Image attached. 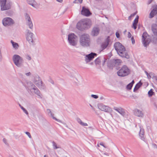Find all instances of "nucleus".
<instances>
[{"mask_svg":"<svg viewBox=\"0 0 157 157\" xmlns=\"http://www.w3.org/2000/svg\"><path fill=\"white\" fill-rule=\"evenodd\" d=\"M2 57L1 55V50H0V62H1L2 60Z\"/></svg>","mask_w":157,"mask_h":157,"instance_id":"6e6d98bb","label":"nucleus"},{"mask_svg":"<svg viewBox=\"0 0 157 157\" xmlns=\"http://www.w3.org/2000/svg\"><path fill=\"white\" fill-rule=\"evenodd\" d=\"M77 0H75L73 2V3H77L78 2H77Z\"/></svg>","mask_w":157,"mask_h":157,"instance_id":"338daca9","label":"nucleus"},{"mask_svg":"<svg viewBox=\"0 0 157 157\" xmlns=\"http://www.w3.org/2000/svg\"><path fill=\"white\" fill-rule=\"evenodd\" d=\"M121 108V107H120V108H118L115 107L114 108V109L116 111L118 112V113H119V111L120 110Z\"/></svg>","mask_w":157,"mask_h":157,"instance_id":"c03bdc74","label":"nucleus"},{"mask_svg":"<svg viewBox=\"0 0 157 157\" xmlns=\"http://www.w3.org/2000/svg\"><path fill=\"white\" fill-rule=\"evenodd\" d=\"M25 133L28 136H29V138H32L31 135L29 132H25Z\"/></svg>","mask_w":157,"mask_h":157,"instance_id":"a18cd8bd","label":"nucleus"},{"mask_svg":"<svg viewBox=\"0 0 157 157\" xmlns=\"http://www.w3.org/2000/svg\"><path fill=\"white\" fill-rule=\"evenodd\" d=\"M122 63V60L120 59H112L109 60L107 62V66L109 68L111 69H113L114 67L118 70L120 68V66Z\"/></svg>","mask_w":157,"mask_h":157,"instance_id":"20e7f679","label":"nucleus"},{"mask_svg":"<svg viewBox=\"0 0 157 157\" xmlns=\"http://www.w3.org/2000/svg\"><path fill=\"white\" fill-rule=\"evenodd\" d=\"M134 82V80H133L127 86L126 88L128 90H131Z\"/></svg>","mask_w":157,"mask_h":157,"instance_id":"a878e982","label":"nucleus"},{"mask_svg":"<svg viewBox=\"0 0 157 157\" xmlns=\"http://www.w3.org/2000/svg\"><path fill=\"white\" fill-rule=\"evenodd\" d=\"M27 34L26 38L27 40L30 44H33V34L29 30H26Z\"/></svg>","mask_w":157,"mask_h":157,"instance_id":"9d476101","label":"nucleus"},{"mask_svg":"<svg viewBox=\"0 0 157 157\" xmlns=\"http://www.w3.org/2000/svg\"><path fill=\"white\" fill-rule=\"evenodd\" d=\"M12 59L14 64L18 67L24 68L26 67L25 65H28L27 63L24 62L22 58L18 55H14Z\"/></svg>","mask_w":157,"mask_h":157,"instance_id":"f03ea898","label":"nucleus"},{"mask_svg":"<svg viewBox=\"0 0 157 157\" xmlns=\"http://www.w3.org/2000/svg\"><path fill=\"white\" fill-rule=\"evenodd\" d=\"M152 1L153 0H149L148 2V4H150L152 2Z\"/></svg>","mask_w":157,"mask_h":157,"instance_id":"bf43d9fd","label":"nucleus"},{"mask_svg":"<svg viewBox=\"0 0 157 157\" xmlns=\"http://www.w3.org/2000/svg\"><path fill=\"white\" fill-rule=\"evenodd\" d=\"M151 30L155 36H157V25L155 24H153L151 26Z\"/></svg>","mask_w":157,"mask_h":157,"instance_id":"6ab92c4d","label":"nucleus"},{"mask_svg":"<svg viewBox=\"0 0 157 157\" xmlns=\"http://www.w3.org/2000/svg\"><path fill=\"white\" fill-rule=\"evenodd\" d=\"M116 37L117 38H119L120 37V34L118 32H117L116 33Z\"/></svg>","mask_w":157,"mask_h":157,"instance_id":"8fccbe9b","label":"nucleus"},{"mask_svg":"<svg viewBox=\"0 0 157 157\" xmlns=\"http://www.w3.org/2000/svg\"><path fill=\"white\" fill-rule=\"evenodd\" d=\"M52 144H53V148H54V149H57L59 148V147H58L57 146L55 142L53 141Z\"/></svg>","mask_w":157,"mask_h":157,"instance_id":"c9c22d12","label":"nucleus"},{"mask_svg":"<svg viewBox=\"0 0 157 157\" xmlns=\"http://www.w3.org/2000/svg\"><path fill=\"white\" fill-rule=\"evenodd\" d=\"M56 1L59 2H62L63 0H56Z\"/></svg>","mask_w":157,"mask_h":157,"instance_id":"0e129e2a","label":"nucleus"},{"mask_svg":"<svg viewBox=\"0 0 157 157\" xmlns=\"http://www.w3.org/2000/svg\"><path fill=\"white\" fill-rule=\"evenodd\" d=\"M91 97L95 99H97L98 98V96L94 94H92Z\"/></svg>","mask_w":157,"mask_h":157,"instance_id":"37998d69","label":"nucleus"},{"mask_svg":"<svg viewBox=\"0 0 157 157\" xmlns=\"http://www.w3.org/2000/svg\"><path fill=\"white\" fill-rule=\"evenodd\" d=\"M76 36L74 33H71L68 35V40L70 44L72 46H75L77 43L75 40Z\"/></svg>","mask_w":157,"mask_h":157,"instance_id":"1a4fd4ad","label":"nucleus"},{"mask_svg":"<svg viewBox=\"0 0 157 157\" xmlns=\"http://www.w3.org/2000/svg\"><path fill=\"white\" fill-rule=\"evenodd\" d=\"M3 25L5 26H11L14 24V22L12 19L9 17L4 18L2 21Z\"/></svg>","mask_w":157,"mask_h":157,"instance_id":"6e6552de","label":"nucleus"},{"mask_svg":"<svg viewBox=\"0 0 157 157\" xmlns=\"http://www.w3.org/2000/svg\"><path fill=\"white\" fill-rule=\"evenodd\" d=\"M98 108L101 110L106 112L111 113L112 111L111 108L102 104H100Z\"/></svg>","mask_w":157,"mask_h":157,"instance_id":"f8f14e48","label":"nucleus"},{"mask_svg":"<svg viewBox=\"0 0 157 157\" xmlns=\"http://www.w3.org/2000/svg\"><path fill=\"white\" fill-rule=\"evenodd\" d=\"M99 31L100 29L98 27H94L92 31L91 35L93 36H97L98 34Z\"/></svg>","mask_w":157,"mask_h":157,"instance_id":"a211bd4d","label":"nucleus"},{"mask_svg":"<svg viewBox=\"0 0 157 157\" xmlns=\"http://www.w3.org/2000/svg\"><path fill=\"white\" fill-rule=\"evenodd\" d=\"M99 144L103 146L105 148H106L107 147H106L105 145L102 142H101L99 143Z\"/></svg>","mask_w":157,"mask_h":157,"instance_id":"603ef678","label":"nucleus"},{"mask_svg":"<svg viewBox=\"0 0 157 157\" xmlns=\"http://www.w3.org/2000/svg\"><path fill=\"white\" fill-rule=\"evenodd\" d=\"M119 113L123 116H125L126 114L125 110L121 108L120 110Z\"/></svg>","mask_w":157,"mask_h":157,"instance_id":"c85d7f7f","label":"nucleus"},{"mask_svg":"<svg viewBox=\"0 0 157 157\" xmlns=\"http://www.w3.org/2000/svg\"><path fill=\"white\" fill-rule=\"evenodd\" d=\"M117 73L119 76L124 77L129 74L130 71L128 67L126 65H124L117 72Z\"/></svg>","mask_w":157,"mask_h":157,"instance_id":"423d86ee","label":"nucleus"},{"mask_svg":"<svg viewBox=\"0 0 157 157\" xmlns=\"http://www.w3.org/2000/svg\"><path fill=\"white\" fill-rule=\"evenodd\" d=\"M95 62L96 64L98 65L101 62L100 59L98 58L95 60Z\"/></svg>","mask_w":157,"mask_h":157,"instance_id":"e433bc0d","label":"nucleus"},{"mask_svg":"<svg viewBox=\"0 0 157 157\" xmlns=\"http://www.w3.org/2000/svg\"><path fill=\"white\" fill-rule=\"evenodd\" d=\"M142 85V83L140 82H139L136 85L133 91L135 92L138 90V89Z\"/></svg>","mask_w":157,"mask_h":157,"instance_id":"4be33fe9","label":"nucleus"},{"mask_svg":"<svg viewBox=\"0 0 157 157\" xmlns=\"http://www.w3.org/2000/svg\"><path fill=\"white\" fill-rule=\"evenodd\" d=\"M49 82L52 83V84H54V82L53 81V80H52V79H50V81H49Z\"/></svg>","mask_w":157,"mask_h":157,"instance_id":"13d9d810","label":"nucleus"},{"mask_svg":"<svg viewBox=\"0 0 157 157\" xmlns=\"http://www.w3.org/2000/svg\"><path fill=\"white\" fill-rule=\"evenodd\" d=\"M27 85L29 86H32V87L33 86V87H35V85H34L33 84V83L32 82L30 81H29V82H27Z\"/></svg>","mask_w":157,"mask_h":157,"instance_id":"72a5a7b5","label":"nucleus"},{"mask_svg":"<svg viewBox=\"0 0 157 157\" xmlns=\"http://www.w3.org/2000/svg\"><path fill=\"white\" fill-rule=\"evenodd\" d=\"M139 19V16L138 15H137L136 18L134 20L133 22H135L136 23H138Z\"/></svg>","mask_w":157,"mask_h":157,"instance_id":"58836bf2","label":"nucleus"},{"mask_svg":"<svg viewBox=\"0 0 157 157\" xmlns=\"http://www.w3.org/2000/svg\"><path fill=\"white\" fill-rule=\"evenodd\" d=\"M31 73L30 72H29L28 73H26L25 74L26 75L29 76L31 75Z\"/></svg>","mask_w":157,"mask_h":157,"instance_id":"4d7b16f0","label":"nucleus"},{"mask_svg":"<svg viewBox=\"0 0 157 157\" xmlns=\"http://www.w3.org/2000/svg\"><path fill=\"white\" fill-rule=\"evenodd\" d=\"M109 37L108 36L105 39V41L101 45V47L102 49V50L105 49L109 44V43L110 41Z\"/></svg>","mask_w":157,"mask_h":157,"instance_id":"2eb2a0df","label":"nucleus"},{"mask_svg":"<svg viewBox=\"0 0 157 157\" xmlns=\"http://www.w3.org/2000/svg\"><path fill=\"white\" fill-rule=\"evenodd\" d=\"M137 13V12L136 11L134 13H133L132 14L130 15L132 17H133Z\"/></svg>","mask_w":157,"mask_h":157,"instance_id":"09e8293b","label":"nucleus"},{"mask_svg":"<svg viewBox=\"0 0 157 157\" xmlns=\"http://www.w3.org/2000/svg\"><path fill=\"white\" fill-rule=\"evenodd\" d=\"M155 94V93L153 92V90L151 89L148 92V94L149 97H151Z\"/></svg>","mask_w":157,"mask_h":157,"instance_id":"c756f323","label":"nucleus"},{"mask_svg":"<svg viewBox=\"0 0 157 157\" xmlns=\"http://www.w3.org/2000/svg\"><path fill=\"white\" fill-rule=\"evenodd\" d=\"M76 27L79 30L82 31L88 29L90 26L88 22L80 21L77 23Z\"/></svg>","mask_w":157,"mask_h":157,"instance_id":"0eeeda50","label":"nucleus"},{"mask_svg":"<svg viewBox=\"0 0 157 157\" xmlns=\"http://www.w3.org/2000/svg\"><path fill=\"white\" fill-rule=\"evenodd\" d=\"M27 3L33 7H35L36 3L34 0H27Z\"/></svg>","mask_w":157,"mask_h":157,"instance_id":"5701e85b","label":"nucleus"},{"mask_svg":"<svg viewBox=\"0 0 157 157\" xmlns=\"http://www.w3.org/2000/svg\"><path fill=\"white\" fill-rule=\"evenodd\" d=\"M25 18L26 20L28 21H31V19L29 15L26 13H25Z\"/></svg>","mask_w":157,"mask_h":157,"instance_id":"473e14b6","label":"nucleus"},{"mask_svg":"<svg viewBox=\"0 0 157 157\" xmlns=\"http://www.w3.org/2000/svg\"><path fill=\"white\" fill-rule=\"evenodd\" d=\"M147 35V33H144L142 35V39H146Z\"/></svg>","mask_w":157,"mask_h":157,"instance_id":"4c0bfd02","label":"nucleus"},{"mask_svg":"<svg viewBox=\"0 0 157 157\" xmlns=\"http://www.w3.org/2000/svg\"><path fill=\"white\" fill-rule=\"evenodd\" d=\"M47 111L49 113H50L51 116L52 117H53V116H54V114L52 113L51 112V110L49 109H47Z\"/></svg>","mask_w":157,"mask_h":157,"instance_id":"ea45409f","label":"nucleus"},{"mask_svg":"<svg viewBox=\"0 0 157 157\" xmlns=\"http://www.w3.org/2000/svg\"><path fill=\"white\" fill-rule=\"evenodd\" d=\"M95 1H98V2H99V1H102V0H95Z\"/></svg>","mask_w":157,"mask_h":157,"instance_id":"774afa93","label":"nucleus"},{"mask_svg":"<svg viewBox=\"0 0 157 157\" xmlns=\"http://www.w3.org/2000/svg\"><path fill=\"white\" fill-rule=\"evenodd\" d=\"M149 74V75H147V78L149 79H150L151 78V75H152L153 73L152 72H151Z\"/></svg>","mask_w":157,"mask_h":157,"instance_id":"49530a36","label":"nucleus"},{"mask_svg":"<svg viewBox=\"0 0 157 157\" xmlns=\"http://www.w3.org/2000/svg\"><path fill=\"white\" fill-rule=\"evenodd\" d=\"M76 120L77 122L81 125L83 126H87L88 124L86 123H83L81 120L79 118H77L76 119Z\"/></svg>","mask_w":157,"mask_h":157,"instance_id":"393cba45","label":"nucleus"},{"mask_svg":"<svg viewBox=\"0 0 157 157\" xmlns=\"http://www.w3.org/2000/svg\"><path fill=\"white\" fill-rule=\"evenodd\" d=\"M34 78V82L36 85L39 87L42 86L43 85V82L41 80L40 77L36 74L35 75Z\"/></svg>","mask_w":157,"mask_h":157,"instance_id":"9b49d317","label":"nucleus"},{"mask_svg":"<svg viewBox=\"0 0 157 157\" xmlns=\"http://www.w3.org/2000/svg\"><path fill=\"white\" fill-rule=\"evenodd\" d=\"M114 47L119 56L127 59L129 58V56L127 52H125V47L121 44L119 42H116L114 45Z\"/></svg>","mask_w":157,"mask_h":157,"instance_id":"f257e3e1","label":"nucleus"},{"mask_svg":"<svg viewBox=\"0 0 157 157\" xmlns=\"http://www.w3.org/2000/svg\"><path fill=\"white\" fill-rule=\"evenodd\" d=\"M20 106L21 109L23 110V112L27 115H28L29 113L28 111L24 107L21 106L20 105Z\"/></svg>","mask_w":157,"mask_h":157,"instance_id":"2f4dec72","label":"nucleus"},{"mask_svg":"<svg viewBox=\"0 0 157 157\" xmlns=\"http://www.w3.org/2000/svg\"><path fill=\"white\" fill-rule=\"evenodd\" d=\"M131 36H132V35L131 34V33L129 32L128 33V38H131Z\"/></svg>","mask_w":157,"mask_h":157,"instance_id":"5fc2aeb1","label":"nucleus"},{"mask_svg":"<svg viewBox=\"0 0 157 157\" xmlns=\"http://www.w3.org/2000/svg\"><path fill=\"white\" fill-rule=\"evenodd\" d=\"M11 43L12 44L13 47L15 49H17L19 47L18 44L16 42H14L12 40L11 41Z\"/></svg>","mask_w":157,"mask_h":157,"instance_id":"bb28decb","label":"nucleus"},{"mask_svg":"<svg viewBox=\"0 0 157 157\" xmlns=\"http://www.w3.org/2000/svg\"><path fill=\"white\" fill-rule=\"evenodd\" d=\"M79 1V2L80 3H82V0H78Z\"/></svg>","mask_w":157,"mask_h":157,"instance_id":"e2e57ef3","label":"nucleus"},{"mask_svg":"<svg viewBox=\"0 0 157 157\" xmlns=\"http://www.w3.org/2000/svg\"><path fill=\"white\" fill-rule=\"evenodd\" d=\"M104 154L105 155H106L107 156H109V154L108 153H107V152H105L104 153Z\"/></svg>","mask_w":157,"mask_h":157,"instance_id":"052dcab7","label":"nucleus"},{"mask_svg":"<svg viewBox=\"0 0 157 157\" xmlns=\"http://www.w3.org/2000/svg\"><path fill=\"white\" fill-rule=\"evenodd\" d=\"M157 14V5L154 6L149 14V18H152Z\"/></svg>","mask_w":157,"mask_h":157,"instance_id":"dca6fc26","label":"nucleus"},{"mask_svg":"<svg viewBox=\"0 0 157 157\" xmlns=\"http://www.w3.org/2000/svg\"><path fill=\"white\" fill-rule=\"evenodd\" d=\"M134 113L135 115L138 117H142L144 116V114L142 111L137 109L134 110Z\"/></svg>","mask_w":157,"mask_h":157,"instance_id":"f3484780","label":"nucleus"},{"mask_svg":"<svg viewBox=\"0 0 157 157\" xmlns=\"http://www.w3.org/2000/svg\"><path fill=\"white\" fill-rule=\"evenodd\" d=\"M79 43L80 45L83 47L89 46L90 43V39L89 35L84 33L80 37Z\"/></svg>","mask_w":157,"mask_h":157,"instance_id":"7ed1b4c3","label":"nucleus"},{"mask_svg":"<svg viewBox=\"0 0 157 157\" xmlns=\"http://www.w3.org/2000/svg\"><path fill=\"white\" fill-rule=\"evenodd\" d=\"M137 23H138L133 22L132 27L134 29H136Z\"/></svg>","mask_w":157,"mask_h":157,"instance_id":"f704fd0d","label":"nucleus"},{"mask_svg":"<svg viewBox=\"0 0 157 157\" xmlns=\"http://www.w3.org/2000/svg\"><path fill=\"white\" fill-rule=\"evenodd\" d=\"M12 2H7V0H0V6L1 11L8 10L11 8Z\"/></svg>","mask_w":157,"mask_h":157,"instance_id":"39448f33","label":"nucleus"},{"mask_svg":"<svg viewBox=\"0 0 157 157\" xmlns=\"http://www.w3.org/2000/svg\"><path fill=\"white\" fill-rule=\"evenodd\" d=\"M52 117V118L53 119H54L55 120L59 122H61V121L59 120L58 119H57L55 117H54V116H53V117Z\"/></svg>","mask_w":157,"mask_h":157,"instance_id":"79ce46f5","label":"nucleus"},{"mask_svg":"<svg viewBox=\"0 0 157 157\" xmlns=\"http://www.w3.org/2000/svg\"><path fill=\"white\" fill-rule=\"evenodd\" d=\"M3 141L4 143L6 144H8L7 142V140L5 138H3Z\"/></svg>","mask_w":157,"mask_h":157,"instance_id":"3c124183","label":"nucleus"},{"mask_svg":"<svg viewBox=\"0 0 157 157\" xmlns=\"http://www.w3.org/2000/svg\"><path fill=\"white\" fill-rule=\"evenodd\" d=\"M140 129L139 132L141 140L143 141H144L145 140V138L144 136V129L141 128L140 127Z\"/></svg>","mask_w":157,"mask_h":157,"instance_id":"412c9836","label":"nucleus"},{"mask_svg":"<svg viewBox=\"0 0 157 157\" xmlns=\"http://www.w3.org/2000/svg\"><path fill=\"white\" fill-rule=\"evenodd\" d=\"M97 54L95 53L91 52L89 54L86 55L85 61L87 63L89 62L92 60L95 56H97Z\"/></svg>","mask_w":157,"mask_h":157,"instance_id":"ddd939ff","label":"nucleus"},{"mask_svg":"<svg viewBox=\"0 0 157 157\" xmlns=\"http://www.w3.org/2000/svg\"><path fill=\"white\" fill-rule=\"evenodd\" d=\"M142 43L144 45V46L145 47H147V46L149 44V41L148 39H142Z\"/></svg>","mask_w":157,"mask_h":157,"instance_id":"b1692460","label":"nucleus"},{"mask_svg":"<svg viewBox=\"0 0 157 157\" xmlns=\"http://www.w3.org/2000/svg\"><path fill=\"white\" fill-rule=\"evenodd\" d=\"M151 41L154 44H157V36H153L151 39Z\"/></svg>","mask_w":157,"mask_h":157,"instance_id":"cd10ccee","label":"nucleus"},{"mask_svg":"<svg viewBox=\"0 0 157 157\" xmlns=\"http://www.w3.org/2000/svg\"><path fill=\"white\" fill-rule=\"evenodd\" d=\"M145 72L146 74L147 75H149V74L148 73L147 71H145Z\"/></svg>","mask_w":157,"mask_h":157,"instance_id":"69168bd1","label":"nucleus"},{"mask_svg":"<svg viewBox=\"0 0 157 157\" xmlns=\"http://www.w3.org/2000/svg\"><path fill=\"white\" fill-rule=\"evenodd\" d=\"M25 58L29 60H30L31 59V58L30 56L28 55L25 56Z\"/></svg>","mask_w":157,"mask_h":157,"instance_id":"a19ab883","label":"nucleus"},{"mask_svg":"<svg viewBox=\"0 0 157 157\" xmlns=\"http://www.w3.org/2000/svg\"><path fill=\"white\" fill-rule=\"evenodd\" d=\"M81 14L86 17H88L91 15V13L88 9L85 6H83L81 11Z\"/></svg>","mask_w":157,"mask_h":157,"instance_id":"4468645a","label":"nucleus"},{"mask_svg":"<svg viewBox=\"0 0 157 157\" xmlns=\"http://www.w3.org/2000/svg\"><path fill=\"white\" fill-rule=\"evenodd\" d=\"M132 17L131 15H130L128 17V20H131V18Z\"/></svg>","mask_w":157,"mask_h":157,"instance_id":"680f3d73","label":"nucleus"},{"mask_svg":"<svg viewBox=\"0 0 157 157\" xmlns=\"http://www.w3.org/2000/svg\"><path fill=\"white\" fill-rule=\"evenodd\" d=\"M26 89L28 90H31L32 89L34 90V93L36 95H37L38 96L40 97L41 98V97L40 95V92L39 90L36 87H33L30 89L29 88V87H27Z\"/></svg>","mask_w":157,"mask_h":157,"instance_id":"aec40b11","label":"nucleus"},{"mask_svg":"<svg viewBox=\"0 0 157 157\" xmlns=\"http://www.w3.org/2000/svg\"><path fill=\"white\" fill-rule=\"evenodd\" d=\"M27 24L29 28H30V29H32L33 27V25L31 20L30 21H28Z\"/></svg>","mask_w":157,"mask_h":157,"instance_id":"7c9ffc66","label":"nucleus"},{"mask_svg":"<svg viewBox=\"0 0 157 157\" xmlns=\"http://www.w3.org/2000/svg\"><path fill=\"white\" fill-rule=\"evenodd\" d=\"M131 40H132V44H134L135 43V40L134 39V37L133 36H132L131 37Z\"/></svg>","mask_w":157,"mask_h":157,"instance_id":"de8ad7c7","label":"nucleus"},{"mask_svg":"<svg viewBox=\"0 0 157 157\" xmlns=\"http://www.w3.org/2000/svg\"><path fill=\"white\" fill-rule=\"evenodd\" d=\"M107 60V59L105 57L104 58V60L103 61V63H102V65L103 66L105 64V63L106 61Z\"/></svg>","mask_w":157,"mask_h":157,"instance_id":"864d4df0","label":"nucleus"}]
</instances>
